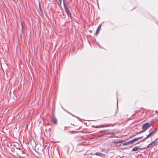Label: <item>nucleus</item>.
Listing matches in <instances>:
<instances>
[{
    "label": "nucleus",
    "mask_w": 158,
    "mask_h": 158,
    "mask_svg": "<svg viewBox=\"0 0 158 158\" xmlns=\"http://www.w3.org/2000/svg\"><path fill=\"white\" fill-rule=\"evenodd\" d=\"M64 7L68 16L71 18V13L70 10L66 6H64Z\"/></svg>",
    "instance_id": "1"
},
{
    "label": "nucleus",
    "mask_w": 158,
    "mask_h": 158,
    "mask_svg": "<svg viewBox=\"0 0 158 158\" xmlns=\"http://www.w3.org/2000/svg\"><path fill=\"white\" fill-rule=\"evenodd\" d=\"M136 140L135 138L131 140L126 142L125 143H123V146H125L127 145L130 144H132L133 142L136 141Z\"/></svg>",
    "instance_id": "2"
},
{
    "label": "nucleus",
    "mask_w": 158,
    "mask_h": 158,
    "mask_svg": "<svg viewBox=\"0 0 158 158\" xmlns=\"http://www.w3.org/2000/svg\"><path fill=\"white\" fill-rule=\"evenodd\" d=\"M148 125V123H146L143 125L142 127V129H143V131H145L149 128V126Z\"/></svg>",
    "instance_id": "3"
},
{
    "label": "nucleus",
    "mask_w": 158,
    "mask_h": 158,
    "mask_svg": "<svg viewBox=\"0 0 158 158\" xmlns=\"http://www.w3.org/2000/svg\"><path fill=\"white\" fill-rule=\"evenodd\" d=\"M155 145L154 144V142H152L149 144L146 147L144 148L143 149H145L147 148H152Z\"/></svg>",
    "instance_id": "4"
},
{
    "label": "nucleus",
    "mask_w": 158,
    "mask_h": 158,
    "mask_svg": "<svg viewBox=\"0 0 158 158\" xmlns=\"http://www.w3.org/2000/svg\"><path fill=\"white\" fill-rule=\"evenodd\" d=\"M51 121L54 124H56L57 122V120L54 116H53L52 118L51 119Z\"/></svg>",
    "instance_id": "5"
},
{
    "label": "nucleus",
    "mask_w": 158,
    "mask_h": 158,
    "mask_svg": "<svg viewBox=\"0 0 158 158\" xmlns=\"http://www.w3.org/2000/svg\"><path fill=\"white\" fill-rule=\"evenodd\" d=\"M143 150V149L141 148H139V146H136L134 148H133L132 150V151H137L138 150Z\"/></svg>",
    "instance_id": "6"
},
{
    "label": "nucleus",
    "mask_w": 158,
    "mask_h": 158,
    "mask_svg": "<svg viewBox=\"0 0 158 158\" xmlns=\"http://www.w3.org/2000/svg\"><path fill=\"white\" fill-rule=\"evenodd\" d=\"M118 133H119V132L118 131L112 132L111 133V134H110L111 135L109 136V138H113L114 136V135H115L116 134H118Z\"/></svg>",
    "instance_id": "7"
},
{
    "label": "nucleus",
    "mask_w": 158,
    "mask_h": 158,
    "mask_svg": "<svg viewBox=\"0 0 158 158\" xmlns=\"http://www.w3.org/2000/svg\"><path fill=\"white\" fill-rule=\"evenodd\" d=\"M158 129L156 128L154 129V130H153L152 131H151L148 135V136H150L151 135H152L155 132H156Z\"/></svg>",
    "instance_id": "8"
},
{
    "label": "nucleus",
    "mask_w": 158,
    "mask_h": 158,
    "mask_svg": "<svg viewBox=\"0 0 158 158\" xmlns=\"http://www.w3.org/2000/svg\"><path fill=\"white\" fill-rule=\"evenodd\" d=\"M17 150L18 149L19 151L17 152H16L18 155L21 154H23V151H21L20 148H16Z\"/></svg>",
    "instance_id": "9"
},
{
    "label": "nucleus",
    "mask_w": 158,
    "mask_h": 158,
    "mask_svg": "<svg viewBox=\"0 0 158 158\" xmlns=\"http://www.w3.org/2000/svg\"><path fill=\"white\" fill-rule=\"evenodd\" d=\"M101 24H99L98 25V27L97 29V30L96 31V34H98V33L99 32V30L101 29Z\"/></svg>",
    "instance_id": "10"
},
{
    "label": "nucleus",
    "mask_w": 158,
    "mask_h": 158,
    "mask_svg": "<svg viewBox=\"0 0 158 158\" xmlns=\"http://www.w3.org/2000/svg\"><path fill=\"white\" fill-rule=\"evenodd\" d=\"M124 141V140H119L116 141L114 143H123Z\"/></svg>",
    "instance_id": "11"
},
{
    "label": "nucleus",
    "mask_w": 158,
    "mask_h": 158,
    "mask_svg": "<svg viewBox=\"0 0 158 158\" xmlns=\"http://www.w3.org/2000/svg\"><path fill=\"white\" fill-rule=\"evenodd\" d=\"M95 155L98 156H102L103 155V154L100 152H97L95 153Z\"/></svg>",
    "instance_id": "12"
},
{
    "label": "nucleus",
    "mask_w": 158,
    "mask_h": 158,
    "mask_svg": "<svg viewBox=\"0 0 158 158\" xmlns=\"http://www.w3.org/2000/svg\"><path fill=\"white\" fill-rule=\"evenodd\" d=\"M24 23L23 22H21V31L22 33H23V24Z\"/></svg>",
    "instance_id": "13"
},
{
    "label": "nucleus",
    "mask_w": 158,
    "mask_h": 158,
    "mask_svg": "<svg viewBox=\"0 0 158 158\" xmlns=\"http://www.w3.org/2000/svg\"><path fill=\"white\" fill-rule=\"evenodd\" d=\"M118 98H117V110H116V113L117 112H118Z\"/></svg>",
    "instance_id": "14"
},
{
    "label": "nucleus",
    "mask_w": 158,
    "mask_h": 158,
    "mask_svg": "<svg viewBox=\"0 0 158 158\" xmlns=\"http://www.w3.org/2000/svg\"><path fill=\"white\" fill-rule=\"evenodd\" d=\"M148 136V135L146 137H145L142 140H140L139 142H141L142 141H144L145 139H147L149 137V136Z\"/></svg>",
    "instance_id": "15"
},
{
    "label": "nucleus",
    "mask_w": 158,
    "mask_h": 158,
    "mask_svg": "<svg viewBox=\"0 0 158 158\" xmlns=\"http://www.w3.org/2000/svg\"><path fill=\"white\" fill-rule=\"evenodd\" d=\"M143 136H140L139 137H137V138H135V139H136V141H137L139 139H142L143 138Z\"/></svg>",
    "instance_id": "16"
},
{
    "label": "nucleus",
    "mask_w": 158,
    "mask_h": 158,
    "mask_svg": "<svg viewBox=\"0 0 158 158\" xmlns=\"http://www.w3.org/2000/svg\"><path fill=\"white\" fill-rule=\"evenodd\" d=\"M158 139V138H156L155 140H154V141H153L152 142H154V144L155 145L156 144V143H157L158 142L156 141Z\"/></svg>",
    "instance_id": "17"
},
{
    "label": "nucleus",
    "mask_w": 158,
    "mask_h": 158,
    "mask_svg": "<svg viewBox=\"0 0 158 158\" xmlns=\"http://www.w3.org/2000/svg\"><path fill=\"white\" fill-rule=\"evenodd\" d=\"M154 123V122L153 121V122H152V123H148V126H149V128L152 126V125H153V123Z\"/></svg>",
    "instance_id": "18"
},
{
    "label": "nucleus",
    "mask_w": 158,
    "mask_h": 158,
    "mask_svg": "<svg viewBox=\"0 0 158 158\" xmlns=\"http://www.w3.org/2000/svg\"><path fill=\"white\" fill-rule=\"evenodd\" d=\"M63 1L64 6H66V4L65 3V0H63Z\"/></svg>",
    "instance_id": "19"
},
{
    "label": "nucleus",
    "mask_w": 158,
    "mask_h": 158,
    "mask_svg": "<svg viewBox=\"0 0 158 158\" xmlns=\"http://www.w3.org/2000/svg\"><path fill=\"white\" fill-rule=\"evenodd\" d=\"M39 8H40V11L41 12V13L42 14H43V13H42V9L41 8V7H40V5H39Z\"/></svg>",
    "instance_id": "20"
},
{
    "label": "nucleus",
    "mask_w": 158,
    "mask_h": 158,
    "mask_svg": "<svg viewBox=\"0 0 158 158\" xmlns=\"http://www.w3.org/2000/svg\"><path fill=\"white\" fill-rule=\"evenodd\" d=\"M106 131L105 130H102V131H99L100 133H102L105 131Z\"/></svg>",
    "instance_id": "21"
},
{
    "label": "nucleus",
    "mask_w": 158,
    "mask_h": 158,
    "mask_svg": "<svg viewBox=\"0 0 158 158\" xmlns=\"http://www.w3.org/2000/svg\"><path fill=\"white\" fill-rule=\"evenodd\" d=\"M59 2H60V5H61V2H62V0H58Z\"/></svg>",
    "instance_id": "22"
},
{
    "label": "nucleus",
    "mask_w": 158,
    "mask_h": 158,
    "mask_svg": "<svg viewBox=\"0 0 158 158\" xmlns=\"http://www.w3.org/2000/svg\"><path fill=\"white\" fill-rule=\"evenodd\" d=\"M145 131H143V129H142V130L140 131L139 132V133H142V132H144Z\"/></svg>",
    "instance_id": "23"
},
{
    "label": "nucleus",
    "mask_w": 158,
    "mask_h": 158,
    "mask_svg": "<svg viewBox=\"0 0 158 158\" xmlns=\"http://www.w3.org/2000/svg\"><path fill=\"white\" fill-rule=\"evenodd\" d=\"M98 127V126H96L95 127H96V128H98V127Z\"/></svg>",
    "instance_id": "24"
},
{
    "label": "nucleus",
    "mask_w": 158,
    "mask_h": 158,
    "mask_svg": "<svg viewBox=\"0 0 158 158\" xmlns=\"http://www.w3.org/2000/svg\"><path fill=\"white\" fill-rule=\"evenodd\" d=\"M66 127L65 126L64 127V131H65L66 130Z\"/></svg>",
    "instance_id": "25"
},
{
    "label": "nucleus",
    "mask_w": 158,
    "mask_h": 158,
    "mask_svg": "<svg viewBox=\"0 0 158 158\" xmlns=\"http://www.w3.org/2000/svg\"><path fill=\"white\" fill-rule=\"evenodd\" d=\"M114 137H116V138H117V137H117V136H115Z\"/></svg>",
    "instance_id": "26"
},
{
    "label": "nucleus",
    "mask_w": 158,
    "mask_h": 158,
    "mask_svg": "<svg viewBox=\"0 0 158 158\" xmlns=\"http://www.w3.org/2000/svg\"><path fill=\"white\" fill-rule=\"evenodd\" d=\"M132 146H130V148H131V147H132Z\"/></svg>",
    "instance_id": "27"
},
{
    "label": "nucleus",
    "mask_w": 158,
    "mask_h": 158,
    "mask_svg": "<svg viewBox=\"0 0 158 158\" xmlns=\"http://www.w3.org/2000/svg\"><path fill=\"white\" fill-rule=\"evenodd\" d=\"M103 126H102V127H103Z\"/></svg>",
    "instance_id": "28"
}]
</instances>
